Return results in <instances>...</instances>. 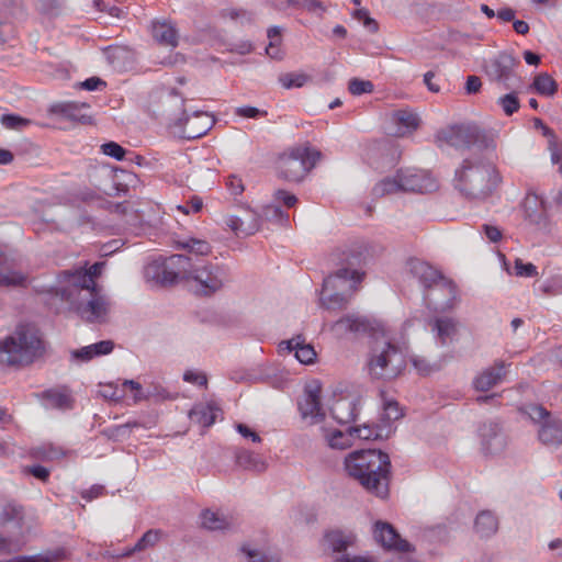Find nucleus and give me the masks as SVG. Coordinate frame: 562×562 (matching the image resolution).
I'll return each mask as SVG.
<instances>
[{"mask_svg": "<svg viewBox=\"0 0 562 562\" xmlns=\"http://www.w3.org/2000/svg\"><path fill=\"white\" fill-rule=\"evenodd\" d=\"M501 182L497 167L482 154L465 157L453 178L454 189L470 201H485Z\"/></svg>", "mask_w": 562, "mask_h": 562, "instance_id": "nucleus-1", "label": "nucleus"}, {"mask_svg": "<svg viewBox=\"0 0 562 562\" xmlns=\"http://www.w3.org/2000/svg\"><path fill=\"white\" fill-rule=\"evenodd\" d=\"M345 468L368 492L381 498L389 495L391 461L387 453L376 449L353 451L346 458Z\"/></svg>", "mask_w": 562, "mask_h": 562, "instance_id": "nucleus-2", "label": "nucleus"}, {"mask_svg": "<svg viewBox=\"0 0 562 562\" xmlns=\"http://www.w3.org/2000/svg\"><path fill=\"white\" fill-rule=\"evenodd\" d=\"M45 352V341L40 328L32 323H21L0 341V362L25 367Z\"/></svg>", "mask_w": 562, "mask_h": 562, "instance_id": "nucleus-3", "label": "nucleus"}, {"mask_svg": "<svg viewBox=\"0 0 562 562\" xmlns=\"http://www.w3.org/2000/svg\"><path fill=\"white\" fill-rule=\"evenodd\" d=\"M164 114L167 115L170 124L179 127L180 136L187 139H195L204 136L214 125L212 115L203 111H193L192 115L187 114L184 98L175 89H165L160 95Z\"/></svg>", "mask_w": 562, "mask_h": 562, "instance_id": "nucleus-4", "label": "nucleus"}, {"mask_svg": "<svg viewBox=\"0 0 562 562\" xmlns=\"http://www.w3.org/2000/svg\"><path fill=\"white\" fill-rule=\"evenodd\" d=\"M61 297L75 305L77 313L88 323H104L110 311V301L98 289L60 288Z\"/></svg>", "mask_w": 562, "mask_h": 562, "instance_id": "nucleus-5", "label": "nucleus"}, {"mask_svg": "<svg viewBox=\"0 0 562 562\" xmlns=\"http://www.w3.org/2000/svg\"><path fill=\"white\" fill-rule=\"evenodd\" d=\"M438 143H445L457 149L476 148L482 150H494L496 143L492 134L475 124H460L441 130L436 135Z\"/></svg>", "mask_w": 562, "mask_h": 562, "instance_id": "nucleus-6", "label": "nucleus"}, {"mask_svg": "<svg viewBox=\"0 0 562 562\" xmlns=\"http://www.w3.org/2000/svg\"><path fill=\"white\" fill-rule=\"evenodd\" d=\"M188 266L183 269V280L196 283V293L209 296L220 291L229 281L227 268L202 259L188 257Z\"/></svg>", "mask_w": 562, "mask_h": 562, "instance_id": "nucleus-7", "label": "nucleus"}, {"mask_svg": "<svg viewBox=\"0 0 562 562\" xmlns=\"http://www.w3.org/2000/svg\"><path fill=\"white\" fill-rule=\"evenodd\" d=\"M406 366L402 350L390 341L376 342L371 349L368 369L372 379L392 380L398 376Z\"/></svg>", "mask_w": 562, "mask_h": 562, "instance_id": "nucleus-8", "label": "nucleus"}, {"mask_svg": "<svg viewBox=\"0 0 562 562\" xmlns=\"http://www.w3.org/2000/svg\"><path fill=\"white\" fill-rule=\"evenodd\" d=\"M350 278L358 279L357 272L350 274L347 270H337L324 279L319 296V304L323 308L341 311L348 306L358 284L350 281Z\"/></svg>", "mask_w": 562, "mask_h": 562, "instance_id": "nucleus-9", "label": "nucleus"}, {"mask_svg": "<svg viewBox=\"0 0 562 562\" xmlns=\"http://www.w3.org/2000/svg\"><path fill=\"white\" fill-rule=\"evenodd\" d=\"M321 158V151L308 146H296L280 155L278 173L288 181L299 182L315 167Z\"/></svg>", "mask_w": 562, "mask_h": 562, "instance_id": "nucleus-10", "label": "nucleus"}, {"mask_svg": "<svg viewBox=\"0 0 562 562\" xmlns=\"http://www.w3.org/2000/svg\"><path fill=\"white\" fill-rule=\"evenodd\" d=\"M524 412L538 426V440L546 447L558 449L562 445V419L539 404L526 405Z\"/></svg>", "mask_w": 562, "mask_h": 562, "instance_id": "nucleus-11", "label": "nucleus"}, {"mask_svg": "<svg viewBox=\"0 0 562 562\" xmlns=\"http://www.w3.org/2000/svg\"><path fill=\"white\" fill-rule=\"evenodd\" d=\"M409 273L416 278L425 290L424 300L437 304V300L430 297L429 291L432 289L440 290L450 299L456 295L454 284L451 280L445 278L440 271L435 269L428 262L419 259H409L407 261Z\"/></svg>", "mask_w": 562, "mask_h": 562, "instance_id": "nucleus-12", "label": "nucleus"}, {"mask_svg": "<svg viewBox=\"0 0 562 562\" xmlns=\"http://www.w3.org/2000/svg\"><path fill=\"white\" fill-rule=\"evenodd\" d=\"M186 265H189L186 255H172L167 259H155L146 265L144 277L148 282L156 285H173L179 280H183Z\"/></svg>", "mask_w": 562, "mask_h": 562, "instance_id": "nucleus-13", "label": "nucleus"}, {"mask_svg": "<svg viewBox=\"0 0 562 562\" xmlns=\"http://www.w3.org/2000/svg\"><path fill=\"white\" fill-rule=\"evenodd\" d=\"M520 61L508 52H501L484 64V70L491 81L506 90H514L521 85L516 72Z\"/></svg>", "mask_w": 562, "mask_h": 562, "instance_id": "nucleus-14", "label": "nucleus"}, {"mask_svg": "<svg viewBox=\"0 0 562 562\" xmlns=\"http://www.w3.org/2000/svg\"><path fill=\"white\" fill-rule=\"evenodd\" d=\"M369 257V248L364 243H353L341 250L339 263L341 268L338 270H347L350 274L357 272L356 278H350L353 283H360L364 277L361 268L367 263Z\"/></svg>", "mask_w": 562, "mask_h": 562, "instance_id": "nucleus-15", "label": "nucleus"}, {"mask_svg": "<svg viewBox=\"0 0 562 562\" xmlns=\"http://www.w3.org/2000/svg\"><path fill=\"white\" fill-rule=\"evenodd\" d=\"M481 451L485 456L502 453L507 446V438L497 420H488L479 427Z\"/></svg>", "mask_w": 562, "mask_h": 562, "instance_id": "nucleus-16", "label": "nucleus"}, {"mask_svg": "<svg viewBox=\"0 0 562 562\" xmlns=\"http://www.w3.org/2000/svg\"><path fill=\"white\" fill-rule=\"evenodd\" d=\"M14 547L15 543L12 540L0 536V555L10 554ZM66 558V549L58 547L33 555H19L11 560H0V562H61Z\"/></svg>", "mask_w": 562, "mask_h": 562, "instance_id": "nucleus-17", "label": "nucleus"}, {"mask_svg": "<svg viewBox=\"0 0 562 562\" xmlns=\"http://www.w3.org/2000/svg\"><path fill=\"white\" fill-rule=\"evenodd\" d=\"M374 538L385 549L397 552H411L413 546L403 539L396 529L389 522L376 521L374 525Z\"/></svg>", "mask_w": 562, "mask_h": 562, "instance_id": "nucleus-18", "label": "nucleus"}, {"mask_svg": "<svg viewBox=\"0 0 562 562\" xmlns=\"http://www.w3.org/2000/svg\"><path fill=\"white\" fill-rule=\"evenodd\" d=\"M398 173L404 192L429 193L438 188L436 180L425 171L401 170Z\"/></svg>", "mask_w": 562, "mask_h": 562, "instance_id": "nucleus-19", "label": "nucleus"}, {"mask_svg": "<svg viewBox=\"0 0 562 562\" xmlns=\"http://www.w3.org/2000/svg\"><path fill=\"white\" fill-rule=\"evenodd\" d=\"M299 409L303 418H311L312 424H316L325 417L321 405L319 385H310L305 389L303 401L299 402Z\"/></svg>", "mask_w": 562, "mask_h": 562, "instance_id": "nucleus-20", "label": "nucleus"}, {"mask_svg": "<svg viewBox=\"0 0 562 562\" xmlns=\"http://www.w3.org/2000/svg\"><path fill=\"white\" fill-rule=\"evenodd\" d=\"M428 326L440 346H448L458 335L459 323L450 316H438L428 321Z\"/></svg>", "mask_w": 562, "mask_h": 562, "instance_id": "nucleus-21", "label": "nucleus"}, {"mask_svg": "<svg viewBox=\"0 0 562 562\" xmlns=\"http://www.w3.org/2000/svg\"><path fill=\"white\" fill-rule=\"evenodd\" d=\"M506 364L497 360L492 367L484 369L473 380V386L479 392H487L499 384L506 375Z\"/></svg>", "mask_w": 562, "mask_h": 562, "instance_id": "nucleus-22", "label": "nucleus"}, {"mask_svg": "<svg viewBox=\"0 0 562 562\" xmlns=\"http://www.w3.org/2000/svg\"><path fill=\"white\" fill-rule=\"evenodd\" d=\"M360 400L356 396H341L330 407L333 418L344 425L355 422L359 413Z\"/></svg>", "mask_w": 562, "mask_h": 562, "instance_id": "nucleus-23", "label": "nucleus"}, {"mask_svg": "<svg viewBox=\"0 0 562 562\" xmlns=\"http://www.w3.org/2000/svg\"><path fill=\"white\" fill-rule=\"evenodd\" d=\"M104 262H94L88 271L81 272H70L65 271L64 276L66 278V281L68 285L66 288H74L75 290L78 289H90L94 288L97 289V284L94 282V279L99 277L104 268Z\"/></svg>", "mask_w": 562, "mask_h": 562, "instance_id": "nucleus-24", "label": "nucleus"}, {"mask_svg": "<svg viewBox=\"0 0 562 562\" xmlns=\"http://www.w3.org/2000/svg\"><path fill=\"white\" fill-rule=\"evenodd\" d=\"M27 284V277L23 272L16 270L12 261L0 252V286L11 288L21 286L25 288Z\"/></svg>", "mask_w": 562, "mask_h": 562, "instance_id": "nucleus-25", "label": "nucleus"}, {"mask_svg": "<svg viewBox=\"0 0 562 562\" xmlns=\"http://www.w3.org/2000/svg\"><path fill=\"white\" fill-rule=\"evenodd\" d=\"M221 415L222 409L214 402L195 404L189 412L191 422L202 427L212 426Z\"/></svg>", "mask_w": 562, "mask_h": 562, "instance_id": "nucleus-26", "label": "nucleus"}, {"mask_svg": "<svg viewBox=\"0 0 562 562\" xmlns=\"http://www.w3.org/2000/svg\"><path fill=\"white\" fill-rule=\"evenodd\" d=\"M353 535L341 530H329L324 535L323 546L326 551L346 554L345 551L353 543Z\"/></svg>", "mask_w": 562, "mask_h": 562, "instance_id": "nucleus-27", "label": "nucleus"}, {"mask_svg": "<svg viewBox=\"0 0 562 562\" xmlns=\"http://www.w3.org/2000/svg\"><path fill=\"white\" fill-rule=\"evenodd\" d=\"M87 108L88 104L86 103L64 102L54 104L50 111L55 114H60L70 121L81 124H90L92 122L91 116L82 113V110Z\"/></svg>", "mask_w": 562, "mask_h": 562, "instance_id": "nucleus-28", "label": "nucleus"}, {"mask_svg": "<svg viewBox=\"0 0 562 562\" xmlns=\"http://www.w3.org/2000/svg\"><path fill=\"white\" fill-rule=\"evenodd\" d=\"M151 34L153 37L161 45L171 47H176L178 45V32L169 21H154L151 25Z\"/></svg>", "mask_w": 562, "mask_h": 562, "instance_id": "nucleus-29", "label": "nucleus"}, {"mask_svg": "<svg viewBox=\"0 0 562 562\" xmlns=\"http://www.w3.org/2000/svg\"><path fill=\"white\" fill-rule=\"evenodd\" d=\"M226 225L237 235L249 236L255 234L260 228L257 212L250 214V220L246 224L244 220L236 215H231L225 221Z\"/></svg>", "mask_w": 562, "mask_h": 562, "instance_id": "nucleus-30", "label": "nucleus"}, {"mask_svg": "<svg viewBox=\"0 0 562 562\" xmlns=\"http://www.w3.org/2000/svg\"><path fill=\"white\" fill-rule=\"evenodd\" d=\"M337 333H366L370 329V323L366 317L347 315L333 325Z\"/></svg>", "mask_w": 562, "mask_h": 562, "instance_id": "nucleus-31", "label": "nucleus"}, {"mask_svg": "<svg viewBox=\"0 0 562 562\" xmlns=\"http://www.w3.org/2000/svg\"><path fill=\"white\" fill-rule=\"evenodd\" d=\"M474 529L481 538H488L497 531L498 520L492 512L482 510L475 518Z\"/></svg>", "mask_w": 562, "mask_h": 562, "instance_id": "nucleus-32", "label": "nucleus"}, {"mask_svg": "<svg viewBox=\"0 0 562 562\" xmlns=\"http://www.w3.org/2000/svg\"><path fill=\"white\" fill-rule=\"evenodd\" d=\"M393 121L398 126V135H405L418 128L419 117L407 110H397L393 113Z\"/></svg>", "mask_w": 562, "mask_h": 562, "instance_id": "nucleus-33", "label": "nucleus"}, {"mask_svg": "<svg viewBox=\"0 0 562 562\" xmlns=\"http://www.w3.org/2000/svg\"><path fill=\"white\" fill-rule=\"evenodd\" d=\"M160 537H161L160 530L150 529V530L146 531L133 547L123 551L121 553V555L130 557V555L134 554L135 552H140L146 549L153 548L158 543V541L160 540Z\"/></svg>", "mask_w": 562, "mask_h": 562, "instance_id": "nucleus-34", "label": "nucleus"}, {"mask_svg": "<svg viewBox=\"0 0 562 562\" xmlns=\"http://www.w3.org/2000/svg\"><path fill=\"white\" fill-rule=\"evenodd\" d=\"M42 397L46 401V406L58 409H70L72 407V398L65 391L47 390L44 391Z\"/></svg>", "mask_w": 562, "mask_h": 562, "instance_id": "nucleus-35", "label": "nucleus"}, {"mask_svg": "<svg viewBox=\"0 0 562 562\" xmlns=\"http://www.w3.org/2000/svg\"><path fill=\"white\" fill-rule=\"evenodd\" d=\"M531 89L540 95L552 97L558 90V85L550 75L541 72L535 77Z\"/></svg>", "mask_w": 562, "mask_h": 562, "instance_id": "nucleus-36", "label": "nucleus"}, {"mask_svg": "<svg viewBox=\"0 0 562 562\" xmlns=\"http://www.w3.org/2000/svg\"><path fill=\"white\" fill-rule=\"evenodd\" d=\"M23 518L22 507L11 502H0V525L15 522L20 526Z\"/></svg>", "mask_w": 562, "mask_h": 562, "instance_id": "nucleus-37", "label": "nucleus"}, {"mask_svg": "<svg viewBox=\"0 0 562 562\" xmlns=\"http://www.w3.org/2000/svg\"><path fill=\"white\" fill-rule=\"evenodd\" d=\"M289 350H295L296 359L304 364L312 363L316 358V352L311 345H305L304 341L300 342L296 339H290L286 341Z\"/></svg>", "mask_w": 562, "mask_h": 562, "instance_id": "nucleus-38", "label": "nucleus"}, {"mask_svg": "<svg viewBox=\"0 0 562 562\" xmlns=\"http://www.w3.org/2000/svg\"><path fill=\"white\" fill-rule=\"evenodd\" d=\"M139 426L140 424L138 422H127L122 425L106 427L102 434L110 440L122 441L130 438L133 428H137Z\"/></svg>", "mask_w": 562, "mask_h": 562, "instance_id": "nucleus-39", "label": "nucleus"}, {"mask_svg": "<svg viewBox=\"0 0 562 562\" xmlns=\"http://www.w3.org/2000/svg\"><path fill=\"white\" fill-rule=\"evenodd\" d=\"M237 463L245 469L256 472H263L267 469L266 462L248 450H240L236 454Z\"/></svg>", "mask_w": 562, "mask_h": 562, "instance_id": "nucleus-40", "label": "nucleus"}, {"mask_svg": "<svg viewBox=\"0 0 562 562\" xmlns=\"http://www.w3.org/2000/svg\"><path fill=\"white\" fill-rule=\"evenodd\" d=\"M402 191L400 173L397 172L394 178H385L374 186L372 194L376 198L384 196L386 194L396 193Z\"/></svg>", "mask_w": 562, "mask_h": 562, "instance_id": "nucleus-41", "label": "nucleus"}, {"mask_svg": "<svg viewBox=\"0 0 562 562\" xmlns=\"http://www.w3.org/2000/svg\"><path fill=\"white\" fill-rule=\"evenodd\" d=\"M257 216L259 218V222L261 218L274 222L279 224H286L289 221V215L283 210H281L280 205L278 204H269L261 209V213H257Z\"/></svg>", "mask_w": 562, "mask_h": 562, "instance_id": "nucleus-42", "label": "nucleus"}, {"mask_svg": "<svg viewBox=\"0 0 562 562\" xmlns=\"http://www.w3.org/2000/svg\"><path fill=\"white\" fill-rule=\"evenodd\" d=\"M327 441L329 447L334 449H347L352 445L353 438L349 430V427L346 431L344 430H334L327 436Z\"/></svg>", "mask_w": 562, "mask_h": 562, "instance_id": "nucleus-43", "label": "nucleus"}, {"mask_svg": "<svg viewBox=\"0 0 562 562\" xmlns=\"http://www.w3.org/2000/svg\"><path fill=\"white\" fill-rule=\"evenodd\" d=\"M240 551L245 557L244 562H280L278 555L269 554L258 549H251L248 546H243Z\"/></svg>", "mask_w": 562, "mask_h": 562, "instance_id": "nucleus-44", "label": "nucleus"}, {"mask_svg": "<svg viewBox=\"0 0 562 562\" xmlns=\"http://www.w3.org/2000/svg\"><path fill=\"white\" fill-rule=\"evenodd\" d=\"M178 247L188 250L198 256H207L211 252V246L206 240L189 238L178 243Z\"/></svg>", "mask_w": 562, "mask_h": 562, "instance_id": "nucleus-45", "label": "nucleus"}, {"mask_svg": "<svg viewBox=\"0 0 562 562\" xmlns=\"http://www.w3.org/2000/svg\"><path fill=\"white\" fill-rule=\"evenodd\" d=\"M201 518L202 526L210 530H222L227 526L225 518L210 509L203 510Z\"/></svg>", "mask_w": 562, "mask_h": 562, "instance_id": "nucleus-46", "label": "nucleus"}, {"mask_svg": "<svg viewBox=\"0 0 562 562\" xmlns=\"http://www.w3.org/2000/svg\"><path fill=\"white\" fill-rule=\"evenodd\" d=\"M504 113L508 116L513 115L520 108V102L515 92L501 97L497 101Z\"/></svg>", "mask_w": 562, "mask_h": 562, "instance_id": "nucleus-47", "label": "nucleus"}, {"mask_svg": "<svg viewBox=\"0 0 562 562\" xmlns=\"http://www.w3.org/2000/svg\"><path fill=\"white\" fill-rule=\"evenodd\" d=\"M308 80V76L305 74H284L280 76L279 81L285 89L301 88Z\"/></svg>", "mask_w": 562, "mask_h": 562, "instance_id": "nucleus-48", "label": "nucleus"}, {"mask_svg": "<svg viewBox=\"0 0 562 562\" xmlns=\"http://www.w3.org/2000/svg\"><path fill=\"white\" fill-rule=\"evenodd\" d=\"M352 438H359L362 440H371L380 438V434L376 428L369 424H363L358 427H349Z\"/></svg>", "mask_w": 562, "mask_h": 562, "instance_id": "nucleus-49", "label": "nucleus"}, {"mask_svg": "<svg viewBox=\"0 0 562 562\" xmlns=\"http://www.w3.org/2000/svg\"><path fill=\"white\" fill-rule=\"evenodd\" d=\"M373 83L370 80L352 78L348 83V90L353 95H361L373 91Z\"/></svg>", "mask_w": 562, "mask_h": 562, "instance_id": "nucleus-50", "label": "nucleus"}, {"mask_svg": "<svg viewBox=\"0 0 562 562\" xmlns=\"http://www.w3.org/2000/svg\"><path fill=\"white\" fill-rule=\"evenodd\" d=\"M104 155L110 156L119 161L123 160L126 155V149L115 142H108L101 146Z\"/></svg>", "mask_w": 562, "mask_h": 562, "instance_id": "nucleus-51", "label": "nucleus"}, {"mask_svg": "<svg viewBox=\"0 0 562 562\" xmlns=\"http://www.w3.org/2000/svg\"><path fill=\"white\" fill-rule=\"evenodd\" d=\"M515 274L517 277L532 278L538 274L537 267L531 262H524L522 259L515 260Z\"/></svg>", "mask_w": 562, "mask_h": 562, "instance_id": "nucleus-52", "label": "nucleus"}, {"mask_svg": "<svg viewBox=\"0 0 562 562\" xmlns=\"http://www.w3.org/2000/svg\"><path fill=\"white\" fill-rule=\"evenodd\" d=\"M383 411V418L387 422L397 420L403 415L396 401L384 402Z\"/></svg>", "mask_w": 562, "mask_h": 562, "instance_id": "nucleus-53", "label": "nucleus"}, {"mask_svg": "<svg viewBox=\"0 0 562 562\" xmlns=\"http://www.w3.org/2000/svg\"><path fill=\"white\" fill-rule=\"evenodd\" d=\"M22 473L32 475L42 482H46L49 477V470L40 464L25 465L22 468Z\"/></svg>", "mask_w": 562, "mask_h": 562, "instance_id": "nucleus-54", "label": "nucleus"}, {"mask_svg": "<svg viewBox=\"0 0 562 562\" xmlns=\"http://www.w3.org/2000/svg\"><path fill=\"white\" fill-rule=\"evenodd\" d=\"M234 113L240 117L258 119L267 116V111L260 110L256 106L245 105L235 109Z\"/></svg>", "mask_w": 562, "mask_h": 562, "instance_id": "nucleus-55", "label": "nucleus"}, {"mask_svg": "<svg viewBox=\"0 0 562 562\" xmlns=\"http://www.w3.org/2000/svg\"><path fill=\"white\" fill-rule=\"evenodd\" d=\"M29 123L26 119H23L15 114H3L1 116V124L11 130H19Z\"/></svg>", "mask_w": 562, "mask_h": 562, "instance_id": "nucleus-56", "label": "nucleus"}, {"mask_svg": "<svg viewBox=\"0 0 562 562\" xmlns=\"http://www.w3.org/2000/svg\"><path fill=\"white\" fill-rule=\"evenodd\" d=\"M273 198L278 205L282 204L286 207H293L297 202V198L294 194L282 189L277 190Z\"/></svg>", "mask_w": 562, "mask_h": 562, "instance_id": "nucleus-57", "label": "nucleus"}, {"mask_svg": "<svg viewBox=\"0 0 562 562\" xmlns=\"http://www.w3.org/2000/svg\"><path fill=\"white\" fill-rule=\"evenodd\" d=\"M89 347L94 358L111 353L114 348V342L112 340H101L99 342L89 345Z\"/></svg>", "mask_w": 562, "mask_h": 562, "instance_id": "nucleus-58", "label": "nucleus"}, {"mask_svg": "<svg viewBox=\"0 0 562 562\" xmlns=\"http://www.w3.org/2000/svg\"><path fill=\"white\" fill-rule=\"evenodd\" d=\"M411 361L419 374L427 375L435 370V366L430 364L423 357L414 356V357H412Z\"/></svg>", "mask_w": 562, "mask_h": 562, "instance_id": "nucleus-59", "label": "nucleus"}, {"mask_svg": "<svg viewBox=\"0 0 562 562\" xmlns=\"http://www.w3.org/2000/svg\"><path fill=\"white\" fill-rule=\"evenodd\" d=\"M226 186L233 195H240L245 190L243 180L235 175L227 177Z\"/></svg>", "mask_w": 562, "mask_h": 562, "instance_id": "nucleus-60", "label": "nucleus"}, {"mask_svg": "<svg viewBox=\"0 0 562 562\" xmlns=\"http://www.w3.org/2000/svg\"><path fill=\"white\" fill-rule=\"evenodd\" d=\"M101 395L106 400L120 401L123 397V391H120L119 387L113 384H108L101 390Z\"/></svg>", "mask_w": 562, "mask_h": 562, "instance_id": "nucleus-61", "label": "nucleus"}, {"mask_svg": "<svg viewBox=\"0 0 562 562\" xmlns=\"http://www.w3.org/2000/svg\"><path fill=\"white\" fill-rule=\"evenodd\" d=\"M71 358L74 360L80 361V362H88L91 359H93L92 351L89 346H85L79 349H75L71 351Z\"/></svg>", "mask_w": 562, "mask_h": 562, "instance_id": "nucleus-62", "label": "nucleus"}, {"mask_svg": "<svg viewBox=\"0 0 562 562\" xmlns=\"http://www.w3.org/2000/svg\"><path fill=\"white\" fill-rule=\"evenodd\" d=\"M106 83L99 77H90L85 81L80 82V88L88 91L99 90L101 87H105Z\"/></svg>", "mask_w": 562, "mask_h": 562, "instance_id": "nucleus-63", "label": "nucleus"}, {"mask_svg": "<svg viewBox=\"0 0 562 562\" xmlns=\"http://www.w3.org/2000/svg\"><path fill=\"white\" fill-rule=\"evenodd\" d=\"M482 229L490 241L497 243L502 239V232L498 227L484 224Z\"/></svg>", "mask_w": 562, "mask_h": 562, "instance_id": "nucleus-64", "label": "nucleus"}]
</instances>
